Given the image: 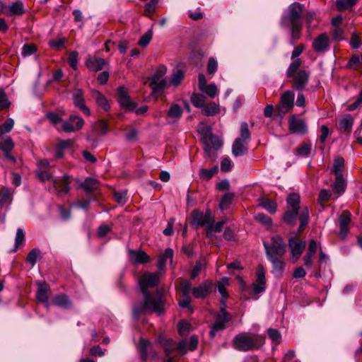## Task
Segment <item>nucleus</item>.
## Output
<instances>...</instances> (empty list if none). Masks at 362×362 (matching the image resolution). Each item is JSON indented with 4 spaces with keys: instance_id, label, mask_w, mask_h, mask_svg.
<instances>
[{
    "instance_id": "nucleus-38",
    "label": "nucleus",
    "mask_w": 362,
    "mask_h": 362,
    "mask_svg": "<svg viewBox=\"0 0 362 362\" xmlns=\"http://www.w3.org/2000/svg\"><path fill=\"white\" fill-rule=\"evenodd\" d=\"M160 343L163 347L165 356H172L173 353L177 350V345L172 339L160 340Z\"/></svg>"
},
{
    "instance_id": "nucleus-20",
    "label": "nucleus",
    "mask_w": 362,
    "mask_h": 362,
    "mask_svg": "<svg viewBox=\"0 0 362 362\" xmlns=\"http://www.w3.org/2000/svg\"><path fill=\"white\" fill-rule=\"evenodd\" d=\"M351 214L349 211H343L339 216V235L341 239L346 238L349 233V225L351 221Z\"/></svg>"
},
{
    "instance_id": "nucleus-59",
    "label": "nucleus",
    "mask_w": 362,
    "mask_h": 362,
    "mask_svg": "<svg viewBox=\"0 0 362 362\" xmlns=\"http://www.w3.org/2000/svg\"><path fill=\"white\" fill-rule=\"evenodd\" d=\"M10 102L6 97V94L3 90H0V111L8 108Z\"/></svg>"
},
{
    "instance_id": "nucleus-15",
    "label": "nucleus",
    "mask_w": 362,
    "mask_h": 362,
    "mask_svg": "<svg viewBox=\"0 0 362 362\" xmlns=\"http://www.w3.org/2000/svg\"><path fill=\"white\" fill-rule=\"evenodd\" d=\"M288 246L291 250L292 258L294 262L297 261L305 247V242L296 238H291L288 240Z\"/></svg>"
},
{
    "instance_id": "nucleus-18",
    "label": "nucleus",
    "mask_w": 362,
    "mask_h": 362,
    "mask_svg": "<svg viewBox=\"0 0 362 362\" xmlns=\"http://www.w3.org/2000/svg\"><path fill=\"white\" fill-rule=\"evenodd\" d=\"M37 165L36 175L40 180L45 182L52 179V174L49 170L50 164L47 160H39Z\"/></svg>"
},
{
    "instance_id": "nucleus-52",
    "label": "nucleus",
    "mask_w": 362,
    "mask_h": 362,
    "mask_svg": "<svg viewBox=\"0 0 362 362\" xmlns=\"http://www.w3.org/2000/svg\"><path fill=\"white\" fill-rule=\"evenodd\" d=\"M255 219L267 227H270L272 225V220L268 216L258 213L255 216Z\"/></svg>"
},
{
    "instance_id": "nucleus-39",
    "label": "nucleus",
    "mask_w": 362,
    "mask_h": 362,
    "mask_svg": "<svg viewBox=\"0 0 362 362\" xmlns=\"http://www.w3.org/2000/svg\"><path fill=\"white\" fill-rule=\"evenodd\" d=\"M49 289L48 285L46 284H39V288L37 291L36 297L38 301L44 303H47L48 296L47 291Z\"/></svg>"
},
{
    "instance_id": "nucleus-16",
    "label": "nucleus",
    "mask_w": 362,
    "mask_h": 362,
    "mask_svg": "<svg viewBox=\"0 0 362 362\" xmlns=\"http://www.w3.org/2000/svg\"><path fill=\"white\" fill-rule=\"evenodd\" d=\"M0 11L7 16H21L25 13V6L22 1H18L11 5H2Z\"/></svg>"
},
{
    "instance_id": "nucleus-41",
    "label": "nucleus",
    "mask_w": 362,
    "mask_h": 362,
    "mask_svg": "<svg viewBox=\"0 0 362 362\" xmlns=\"http://www.w3.org/2000/svg\"><path fill=\"white\" fill-rule=\"evenodd\" d=\"M93 131L99 135L106 134L108 131L107 122L103 119L99 120L94 124Z\"/></svg>"
},
{
    "instance_id": "nucleus-27",
    "label": "nucleus",
    "mask_w": 362,
    "mask_h": 362,
    "mask_svg": "<svg viewBox=\"0 0 362 362\" xmlns=\"http://www.w3.org/2000/svg\"><path fill=\"white\" fill-rule=\"evenodd\" d=\"M354 118L349 114L344 115L337 122V128L340 132L349 133L353 127Z\"/></svg>"
},
{
    "instance_id": "nucleus-11",
    "label": "nucleus",
    "mask_w": 362,
    "mask_h": 362,
    "mask_svg": "<svg viewBox=\"0 0 362 362\" xmlns=\"http://www.w3.org/2000/svg\"><path fill=\"white\" fill-rule=\"evenodd\" d=\"M265 269L262 264H259L256 271L255 282L252 284L253 293L259 294L266 289Z\"/></svg>"
},
{
    "instance_id": "nucleus-10",
    "label": "nucleus",
    "mask_w": 362,
    "mask_h": 362,
    "mask_svg": "<svg viewBox=\"0 0 362 362\" xmlns=\"http://www.w3.org/2000/svg\"><path fill=\"white\" fill-rule=\"evenodd\" d=\"M231 319V316L224 308H221L219 313L216 315V322L211 327L209 332L211 337H214L216 332L221 331L226 328V325Z\"/></svg>"
},
{
    "instance_id": "nucleus-22",
    "label": "nucleus",
    "mask_w": 362,
    "mask_h": 362,
    "mask_svg": "<svg viewBox=\"0 0 362 362\" xmlns=\"http://www.w3.org/2000/svg\"><path fill=\"white\" fill-rule=\"evenodd\" d=\"M73 100L74 105L81 110L87 115H90L89 109L85 105L83 92L80 88H76L73 92Z\"/></svg>"
},
{
    "instance_id": "nucleus-58",
    "label": "nucleus",
    "mask_w": 362,
    "mask_h": 362,
    "mask_svg": "<svg viewBox=\"0 0 362 362\" xmlns=\"http://www.w3.org/2000/svg\"><path fill=\"white\" fill-rule=\"evenodd\" d=\"M183 77H184L183 72L181 70H177L172 75L171 83L175 86H177L182 81Z\"/></svg>"
},
{
    "instance_id": "nucleus-13",
    "label": "nucleus",
    "mask_w": 362,
    "mask_h": 362,
    "mask_svg": "<svg viewBox=\"0 0 362 362\" xmlns=\"http://www.w3.org/2000/svg\"><path fill=\"white\" fill-rule=\"evenodd\" d=\"M138 349L141 357L144 361L147 360L149 356L152 358H157L158 357V353L153 350L150 342L144 338L140 339L138 344Z\"/></svg>"
},
{
    "instance_id": "nucleus-2",
    "label": "nucleus",
    "mask_w": 362,
    "mask_h": 362,
    "mask_svg": "<svg viewBox=\"0 0 362 362\" xmlns=\"http://www.w3.org/2000/svg\"><path fill=\"white\" fill-rule=\"evenodd\" d=\"M300 197L298 194H291L286 199V210L283 220L288 225L296 223L297 216L300 220L299 232L303 231L307 226L309 220V211L306 206H300Z\"/></svg>"
},
{
    "instance_id": "nucleus-12",
    "label": "nucleus",
    "mask_w": 362,
    "mask_h": 362,
    "mask_svg": "<svg viewBox=\"0 0 362 362\" xmlns=\"http://www.w3.org/2000/svg\"><path fill=\"white\" fill-rule=\"evenodd\" d=\"M84 124V120L79 116L73 115L68 121H62V129L66 132H73L81 129Z\"/></svg>"
},
{
    "instance_id": "nucleus-31",
    "label": "nucleus",
    "mask_w": 362,
    "mask_h": 362,
    "mask_svg": "<svg viewBox=\"0 0 362 362\" xmlns=\"http://www.w3.org/2000/svg\"><path fill=\"white\" fill-rule=\"evenodd\" d=\"M173 257V250L170 248H167L165 252L160 255L158 262V267L159 270L163 269L165 267L166 262L168 259L170 260L172 263Z\"/></svg>"
},
{
    "instance_id": "nucleus-43",
    "label": "nucleus",
    "mask_w": 362,
    "mask_h": 362,
    "mask_svg": "<svg viewBox=\"0 0 362 362\" xmlns=\"http://www.w3.org/2000/svg\"><path fill=\"white\" fill-rule=\"evenodd\" d=\"M13 146L12 139L8 136L4 138L0 141V149L5 153H10L13 148Z\"/></svg>"
},
{
    "instance_id": "nucleus-19",
    "label": "nucleus",
    "mask_w": 362,
    "mask_h": 362,
    "mask_svg": "<svg viewBox=\"0 0 362 362\" xmlns=\"http://www.w3.org/2000/svg\"><path fill=\"white\" fill-rule=\"evenodd\" d=\"M282 256L267 257L272 264V273L276 277H281L286 267L285 261L281 259Z\"/></svg>"
},
{
    "instance_id": "nucleus-1",
    "label": "nucleus",
    "mask_w": 362,
    "mask_h": 362,
    "mask_svg": "<svg viewBox=\"0 0 362 362\" xmlns=\"http://www.w3.org/2000/svg\"><path fill=\"white\" fill-rule=\"evenodd\" d=\"M161 274L160 272L145 273L139 279L141 291L144 296V301L135 304L133 307L134 317L137 318L141 315L156 313L158 315L164 313V296L161 291H157L153 296L148 291L158 286Z\"/></svg>"
},
{
    "instance_id": "nucleus-56",
    "label": "nucleus",
    "mask_w": 362,
    "mask_h": 362,
    "mask_svg": "<svg viewBox=\"0 0 362 362\" xmlns=\"http://www.w3.org/2000/svg\"><path fill=\"white\" fill-rule=\"evenodd\" d=\"M152 38V32L151 30H148L146 33H144L139 39L138 44L141 47H146Z\"/></svg>"
},
{
    "instance_id": "nucleus-9",
    "label": "nucleus",
    "mask_w": 362,
    "mask_h": 362,
    "mask_svg": "<svg viewBox=\"0 0 362 362\" xmlns=\"http://www.w3.org/2000/svg\"><path fill=\"white\" fill-rule=\"evenodd\" d=\"M192 224L196 228L206 226V228H209L210 230V224L211 222H214V218L211 217L210 211H207L205 214L203 212L194 210L191 214Z\"/></svg>"
},
{
    "instance_id": "nucleus-45",
    "label": "nucleus",
    "mask_w": 362,
    "mask_h": 362,
    "mask_svg": "<svg viewBox=\"0 0 362 362\" xmlns=\"http://www.w3.org/2000/svg\"><path fill=\"white\" fill-rule=\"evenodd\" d=\"M218 172V167L214 166L211 169H201L199 171V176L203 180H210L215 173Z\"/></svg>"
},
{
    "instance_id": "nucleus-55",
    "label": "nucleus",
    "mask_w": 362,
    "mask_h": 362,
    "mask_svg": "<svg viewBox=\"0 0 362 362\" xmlns=\"http://www.w3.org/2000/svg\"><path fill=\"white\" fill-rule=\"evenodd\" d=\"M300 59H297L294 60L289 66L287 70V76L291 77L293 74L298 72V68L300 66Z\"/></svg>"
},
{
    "instance_id": "nucleus-26",
    "label": "nucleus",
    "mask_w": 362,
    "mask_h": 362,
    "mask_svg": "<svg viewBox=\"0 0 362 362\" xmlns=\"http://www.w3.org/2000/svg\"><path fill=\"white\" fill-rule=\"evenodd\" d=\"M247 151V141L242 140L241 138L235 139L232 146L233 155L238 157L246 154Z\"/></svg>"
},
{
    "instance_id": "nucleus-8",
    "label": "nucleus",
    "mask_w": 362,
    "mask_h": 362,
    "mask_svg": "<svg viewBox=\"0 0 362 362\" xmlns=\"http://www.w3.org/2000/svg\"><path fill=\"white\" fill-rule=\"evenodd\" d=\"M294 93L291 90H286L281 94L280 102L276 107L279 116L283 117L292 110L294 106Z\"/></svg>"
},
{
    "instance_id": "nucleus-36",
    "label": "nucleus",
    "mask_w": 362,
    "mask_h": 362,
    "mask_svg": "<svg viewBox=\"0 0 362 362\" xmlns=\"http://www.w3.org/2000/svg\"><path fill=\"white\" fill-rule=\"evenodd\" d=\"M80 186L87 192H92L98 188V182L95 179L87 177Z\"/></svg>"
},
{
    "instance_id": "nucleus-51",
    "label": "nucleus",
    "mask_w": 362,
    "mask_h": 362,
    "mask_svg": "<svg viewBox=\"0 0 362 362\" xmlns=\"http://www.w3.org/2000/svg\"><path fill=\"white\" fill-rule=\"evenodd\" d=\"M233 198V194L227 193L224 194L220 202L219 206L222 210L227 209L231 204Z\"/></svg>"
},
{
    "instance_id": "nucleus-3",
    "label": "nucleus",
    "mask_w": 362,
    "mask_h": 362,
    "mask_svg": "<svg viewBox=\"0 0 362 362\" xmlns=\"http://www.w3.org/2000/svg\"><path fill=\"white\" fill-rule=\"evenodd\" d=\"M264 344L262 336L243 332L236 335L233 339V346L240 351H248L260 348Z\"/></svg>"
},
{
    "instance_id": "nucleus-5",
    "label": "nucleus",
    "mask_w": 362,
    "mask_h": 362,
    "mask_svg": "<svg viewBox=\"0 0 362 362\" xmlns=\"http://www.w3.org/2000/svg\"><path fill=\"white\" fill-rule=\"evenodd\" d=\"M204 151L205 154L212 160L216 157L215 151L220 148L223 144L221 139L216 135H214L210 129L207 128L203 136Z\"/></svg>"
},
{
    "instance_id": "nucleus-32",
    "label": "nucleus",
    "mask_w": 362,
    "mask_h": 362,
    "mask_svg": "<svg viewBox=\"0 0 362 362\" xmlns=\"http://www.w3.org/2000/svg\"><path fill=\"white\" fill-rule=\"evenodd\" d=\"M53 303H54V305H55L57 306H59V307H61V308H63L65 309H69L71 306V300H69V298H68L67 296L64 295V294H60V295L56 296L53 298Z\"/></svg>"
},
{
    "instance_id": "nucleus-42",
    "label": "nucleus",
    "mask_w": 362,
    "mask_h": 362,
    "mask_svg": "<svg viewBox=\"0 0 362 362\" xmlns=\"http://www.w3.org/2000/svg\"><path fill=\"white\" fill-rule=\"evenodd\" d=\"M344 165V159L341 156H337L334 158V163L333 165L332 171L335 176H339L342 175V168Z\"/></svg>"
},
{
    "instance_id": "nucleus-62",
    "label": "nucleus",
    "mask_w": 362,
    "mask_h": 362,
    "mask_svg": "<svg viewBox=\"0 0 362 362\" xmlns=\"http://www.w3.org/2000/svg\"><path fill=\"white\" fill-rule=\"evenodd\" d=\"M190 330V325L185 322L182 321L178 325V332L180 336H185Z\"/></svg>"
},
{
    "instance_id": "nucleus-53",
    "label": "nucleus",
    "mask_w": 362,
    "mask_h": 362,
    "mask_svg": "<svg viewBox=\"0 0 362 362\" xmlns=\"http://www.w3.org/2000/svg\"><path fill=\"white\" fill-rule=\"evenodd\" d=\"M357 0H337V7L338 10H345L351 8L356 3Z\"/></svg>"
},
{
    "instance_id": "nucleus-37",
    "label": "nucleus",
    "mask_w": 362,
    "mask_h": 362,
    "mask_svg": "<svg viewBox=\"0 0 362 362\" xmlns=\"http://www.w3.org/2000/svg\"><path fill=\"white\" fill-rule=\"evenodd\" d=\"M219 112V106L214 102L204 105L202 113L206 116H214Z\"/></svg>"
},
{
    "instance_id": "nucleus-64",
    "label": "nucleus",
    "mask_w": 362,
    "mask_h": 362,
    "mask_svg": "<svg viewBox=\"0 0 362 362\" xmlns=\"http://www.w3.org/2000/svg\"><path fill=\"white\" fill-rule=\"evenodd\" d=\"M36 49H37V48H36L35 45H34L33 44H25L23 47L22 54L24 57L30 56V55L33 54L36 51Z\"/></svg>"
},
{
    "instance_id": "nucleus-46",
    "label": "nucleus",
    "mask_w": 362,
    "mask_h": 362,
    "mask_svg": "<svg viewBox=\"0 0 362 362\" xmlns=\"http://www.w3.org/2000/svg\"><path fill=\"white\" fill-rule=\"evenodd\" d=\"M182 110L177 104L173 105L168 112V117L175 119H179L182 116Z\"/></svg>"
},
{
    "instance_id": "nucleus-35",
    "label": "nucleus",
    "mask_w": 362,
    "mask_h": 362,
    "mask_svg": "<svg viewBox=\"0 0 362 362\" xmlns=\"http://www.w3.org/2000/svg\"><path fill=\"white\" fill-rule=\"evenodd\" d=\"M346 181L343 177V175L339 176H335V181L333 184V191L339 194H342L346 187Z\"/></svg>"
},
{
    "instance_id": "nucleus-57",
    "label": "nucleus",
    "mask_w": 362,
    "mask_h": 362,
    "mask_svg": "<svg viewBox=\"0 0 362 362\" xmlns=\"http://www.w3.org/2000/svg\"><path fill=\"white\" fill-rule=\"evenodd\" d=\"M261 205L266 210H267L271 214H274L276 211V204L274 202H272L269 199L264 200Z\"/></svg>"
},
{
    "instance_id": "nucleus-50",
    "label": "nucleus",
    "mask_w": 362,
    "mask_h": 362,
    "mask_svg": "<svg viewBox=\"0 0 362 362\" xmlns=\"http://www.w3.org/2000/svg\"><path fill=\"white\" fill-rule=\"evenodd\" d=\"M201 91L206 94L209 98H214L218 93V88L214 83H211L207 85Z\"/></svg>"
},
{
    "instance_id": "nucleus-21",
    "label": "nucleus",
    "mask_w": 362,
    "mask_h": 362,
    "mask_svg": "<svg viewBox=\"0 0 362 362\" xmlns=\"http://www.w3.org/2000/svg\"><path fill=\"white\" fill-rule=\"evenodd\" d=\"M310 74L305 70H300L293 74V80L294 88L298 90H303L308 83Z\"/></svg>"
},
{
    "instance_id": "nucleus-48",
    "label": "nucleus",
    "mask_w": 362,
    "mask_h": 362,
    "mask_svg": "<svg viewBox=\"0 0 362 362\" xmlns=\"http://www.w3.org/2000/svg\"><path fill=\"white\" fill-rule=\"evenodd\" d=\"M40 251L38 249H33L27 255V262H28L31 265V267H33L36 264L37 257L40 255Z\"/></svg>"
},
{
    "instance_id": "nucleus-4",
    "label": "nucleus",
    "mask_w": 362,
    "mask_h": 362,
    "mask_svg": "<svg viewBox=\"0 0 362 362\" xmlns=\"http://www.w3.org/2000/svg\"><path fill=\"white\" fill-rule=\"evenodd\" d=\"M263 245L267 257L284 256L286 252V244L279 235L272 236L270 242L264 241Z\"/></svg>"
},
{
    "instance_id": "nucleus-24",
    "label": "nucleus",
    "mask_w": 362,
    "mask_h": 362,
    "mask_svg": "<svg viewBox=\"0 0 362 362\" xmlns=\"http://www.w3.org/2000/svg\"><path fill=\"white\" fill-rule=\"evenodd\" d=\"M211 283L206 281L202 285L194 287L192 290V293L196 298H204L211 292Z\"/></svg>"
},
{
    "instance_id": "nucleus-47",
    "label": "nucleus",
    "mask_w": 362,
    "mask_h": 362,
    "mask_svg": "<svg viewBox=\"0 0 362 362\" xmlns=\"http://www.w3.org/2000/svg\"><path fill=\"white\" fill-rule=\"evenodd\" d=\"M193 288L188 280H183L180 284V293L182 296H189Z\"/></svg>"
},
{
    "instance_id": "nucleus-14",
    "label": "nucleus",
    "mask_w": 362,
    "mask_h": 362,
    "mask_svg": "<svg viewBox=\"0 0 362 362\" xmlns=\"http://www.w3.org/2000/svg\"><path fill=\"white\" fill-rule=\"evenodd\" d=\"M288 127L292 133L303 135L308 132L307 124L302 119L297 118L295 115L290 117Z\"/></svg>"
},
{
    "instance_id": "nucleus-40",
    "label": "nucleus",
    "mask_w": 362,
    "mask_h": 362,
    "mask_svg": "<svg viewBox=\"0 0 362 362\" xmlns=\"http://www.w3.org/2000/svg\"><path fill=\"white\" fill-rule=\"evenodd\" d=\"M206 98L202 94L193 93L191 97V103L197 108H203L206 103Z\"/></svg>"
},
{
    "instance_id": "nucleus-25",
    "label": "nucleus",
    "mask_w": 362,
    "mask_h": 362,
    "mask_svg": "<svg viewBox=\"0 0 362 362\" xmlns=\"http://www.w3.org/2000/svg\"><path fill=\"white\" fill-rule=\"evenodd\" d=\"M129 259L134 264H145L148 262L149 256L142 250H133L129 251Z\"/></svg>"
},
{
    "instance_id": "nucleus-44",
    "label": "nucleus",
    "mask_w": 362,
    "mask_h": 362,
    "mask_svg": "<svg viewBox=\"0 0 362 362\" xmlns=\"http://www.w3.org/2000/svg\"><path fill=\"white\" fill-rule=\"evenodd\" d=\"M312 146L309 143L303 144L296 148V155L301 157H308L311 151Z\"/></svg>"
},
{
    "instance_id": "nucleus-54",
    "label": "nucleus",
    "mask_w": 362,
    "mask_h": 362,
    "mask_svg": "<svg viewBox=\"0 0 362 362\" xmlns=\"http://www.w3.org/2000/svg\"><path fill=\"white\" fill-rule=\"evenodd\" d=\"M214 223L211 222L210 224V230L209 228H206V235L210 238L212 237V232H220L221 230L225 221H218L215 225H214Z\"/></svg>"
},
{
    "instance_id": "nucleus-60",
    "label": "nucleus",
    "mask_w": 362,
    "mask_h": 362,
    "mask_svg": "<svg viewBox=\"0 0 362 362\" xmlns=\"http://www.w3.org/2000/svg\"><path fill=\"white\" fill-rule=\"evenodd\" d=\"M14 125V121L11 118H8L6 122L0 125V129L4 134L8 133L13 129Z\"/></svg>"
},
{
    "instance_id": "nucleus-30",
    "label": "nucleus",
    "mask_w": 362,
    "mask_h": 362,
    "mask_svg": "<svg viewBox=\"0 0 362 362\" xmlns=\"http://www.w3.org/2000/svg\"><path fill=\"white\" fill-rule=\"evenodd\" d=\"M288 27L291 28V43L294 45L300 37L302 23H290Z\"/></svg>"
},
{
    "instance_id": "nucleus-28",
    "label": "nucleus",
    "mask_w": 362,
    "mask_h": 362,
    "mask_svg": "<svg viewBox=\"0 0 362 362\" xmlns=\"http://www.w3.org/2000/svg\"><path fill=\"white\" fill-rule=\"evenodd\" d=\"M313 49L317 52H324L329 47V39L326 34L320 35L313 42Z\"/></svg>"
},
{
    "instance_id": "nucleus-29",
    "label": "nucleus",
    "mask_w": 362,
    "mask_h": 362,
    "mask_svg": "<svg viewBox=\"0 0 362 362\" xmlns=\"http://www.w3.org/2000/svg\"><path fill=\"white\" fill-rule=\"evenodd\" d=\"M106 64L105 59L95 57L88 58L86 62V65L88 69L94 72L102 70Z\"/></svg>"
},
{
    "instance_id": "nucleus-33",
    "label": "nucleus",
    "mask_w": 362,
    "mask_h": 362,
    "mask_svg": "<svg viewBox=\"0 0 362 362\" xmlns=\"http://www.w3.org/2000/svg\"><path fill=\"white\" fill-rule=\"evenodd\" d=\"M13 192L8 187H3L0 190V205L4 206L12 202Z\"/></svg>"
},
{
    "instance_id": "nucleus-34",
    "label": "nucleus",
    "mask_w": 362,
    "mask_h": 362,
    "mask_svg": "<svg viewBox=\"0 0 362 362\" xmlns=\"http://www.w3.org/2000/svg\"><path fill=\"white\" fill-rule=\"evenodd\" d=\"M93 96L98 106H100L104 111H107L110 109V105L106 98L98 90H93Z\"/></svg>"
},
{
    "instance_id": "nucleus-7",
    "label": "nucleus",
    "mask_w": 362,
    "mask_h": 362,
    "mask_svg": "<svg viewBox=\"0 0 362 362\" xmlns=\"http://www.w3.org/2000/svg\"><path fill=\"white\" fill-rule=\"evenodd\" d=\"M166 71V67L163 65H160L152 76L150 86L151 87L153 93L163 91L168 87V81L164 78Z\"/></svg>"
},
{
    "instance_id": "nucleus-23",
    "label": "nucleus",
    "mask_w": 362,
    "mask_h": 362,
    "mask_svg": "<svg viewBox=\"0 0 362 362\" xmlns=\"http://www.w3.org/2000/svg\"><path fill=\"white\" fill-rule=\"evenodd\" d=\"M53 187L60 195L67 194L70 190L69 177L64 175L62 178L53 180Z\"/></svg>"
},
{
    "instance_id": "nucleus-6",
    "label": "nucleus",
    "mask_w": 362,
    "mask_h": 362,
    "mask_svg": "<svg viewBox=\"0 0 362 362\" xmlns=\"http://www.w3.org/2000/svg\"><path fill=\"white\" fill-rule=\"evenodd\" d=\"M302 5L298 2L291 4L286 13L283 16L281 25L283 27H288L290 23H298L302 17Z\"/></svg>"
},
{
    "instance_id": "nucleus-17",
    "label": "nucleus",
    "mask_w": 362,
    "mask_h": 362,
    "mask_svg": "<svg viewBox=\"0 0 362 362\" xmlns=\"http://www.w3.org/2000/svg\"><path fill=\"white\" fill-rule=\"evenodd\" d=\"M118 102L120 105L129 111H133L136 107V104L131 100L128 93L124 87H119L117 89Z\"/></svg>"
},
{
    "instance_id": "nucleus-61",
    "label": "nucleus",
    "mask_w": 362,
    "mask_h": 362,
    "mask_svg": "<svg viewBox=\"0 0 362 362\" xmlns=\"http://www.w3.org/2000/svg\"><path fill=\"white\" fill-rule=\"evenodd\" d=\"M218 69V62L213 58L210 57L207 64V72L209 74H214Z\"/></svg>"
},
{
    "instance_id": "nucleus-63",
    "label": "nucleus",
    "mask_w": 362,
    "mask_h": 362,
    "mask_svg": "<svg viewBox=\"0 0 362 362\" xmlns=\"http://www.w3.org/2000/svg\"><path fill=\"white\" fill-rule=\"evenodd\" d=\"M268 335L273 342L279 344L281 341L280 332L276 329H269Z\"/></svg>"
},
{
    "instance_id": "nucleus-49",
    "label": "nucleus",
    "mask_w": 362,
    "mask_h": 362,
    "mask_svg": "<svg viewBox=\"0 0 362 362\" xmlns=\"http://www.w3.org/2000/svg\"><path fill=\"white\" fill-rule=\"evenodd\" d=\"M240 134L242 140L245 141H248L250 139V132L248 128V124L247 122H243L240 124Z\"/></svg>"
}]
</instances>
